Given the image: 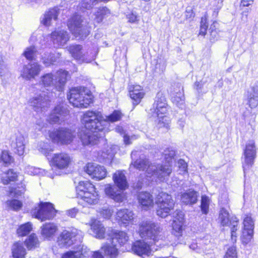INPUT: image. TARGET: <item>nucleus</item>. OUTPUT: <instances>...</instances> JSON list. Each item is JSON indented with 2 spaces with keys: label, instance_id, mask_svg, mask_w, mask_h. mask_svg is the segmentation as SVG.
Returning <instances> with one entry per match:
<instances>
[{
  "label": "nucleus",
  "instance_id": "2f4dec72",
  "mask_svg": "<svg viewBox=\"0 0 258 258\" xmlns=\"http://www.w3.org/2000/svg\"><path fill=\"white\" fill-rule=\"evenodd\" d=\"M26 171L28 173V174L32 175L44 173L45 175L51 178H53L54 176L59 174L58 173L54 172L52 169H51L49 171H47L44 169L38 168L30 166H28L26 167Z\"/></svg>",
  "mask_w": 258,
  "mask_h": 258
},
{
  "label": "nucleus",
  "instance_id": "6e6552de",
  "mask_svg": "<svg viewBox=\"0 0 258 258\" xmlns=\"http://www.w3.org/2000/svg\"><path fill=\"white\" fill-rule=\"evenodd\" d=\"M83 233L81 231L73 229L71 231L63 230L58 238V244L60 247H68L77 241L81 242L83 239Z\"/></svg>",
  "mask_w": 258,
  "mask_h": 258
},
{
  "label": "nucleus",
  "instance_id": "c85d7f7f",
  "mask_svg": "<svg viewBox=\"0 0 258 258\" xmlns=\"http://www.w3.org/2000/svg\"><path fill=\"white\" fill-rule=\"evenodd\" d=\"M94 189H95V186L89 181H80L76 187L77 198L82 197L86 193L94 191Z\"/></svg>",
  "mask_w": 258,
  "mask_h": 258
},
{
  "label": "nucleus",
  "instance_id": "4468645a",
  "mask_svg": "<svg viewBox=\"0 0 258 258\" xmlns=\"http://www.w3.org/2000/svg\"><path fill=\"white\" fill-rule=\"evenodd\" d=\"M38 94L31 98L29 103L31 106H33L36 111H39V109H42L47 106L49 103L48 93H45V90H40Z\"/></svg>",
  "mask_w": 258,
  "mask_h": 258
},
{
  "label": "nucleus",
  "instance_id": "58836bf2",
  "mask_svg": "<svg viewBox=\"0 0 258 258\" xmlns=\"http://www.w3.org/2000/svg\"><path fill=\"white\" fill-rule=\"evenodd\" d=\"M102 249L104 251L106 254L110 256L111 258H115L118 251L116 247L115 241H112L111 244H106L102 247Z\"/></svg>",
  "mask_w": 258,
  "mask_h": 258
},
{
  "label": "nucleus",
  "instance_id": "603ef678",
  "mask_svg": "<svg viewBox=\"0 0 258 258\" xmlns=\"http://www.w3.org/2000/svg\"><path fill=\"white\" fill-rule=\"evenodd\" d=\"M210 202V199L208 196H202L201 209L203 214L207 215L208 213Z\"/></svg>",
  "mask_w": 258,
  "mask_h": 258
},
{
  "label": "nucleus",
  "instance_id": "13d9d810",
  "mask_svg": "<svg viewBox=\"0 0 258 258\" xmlns=\"http://www.w3.org/2000/svg\"><path fill=\"white\" fill-rule=\"evenodd\" d=\"M172 101L177 106H180L184 103V97L182 93H177L172 97Z\"/></svg>",
  "mask_w": 258,
  "mask_h": 258
},
{
  "label": "nucleus",
  "instance_id": "f704fd0d",
  "mask_svg": "<svg viewBox=\"0 0 258 258\" xmlns=\"http://www.w3.org/2000/svg\"><path fill=\"white\" fill-rule=\"evenodd\" d=\"M112 241L118 242L120 245H124L128 240V236L123 231L111 230Z\"/></svg>",
  "mask_w": 258,
  "mask_h": 258
},
{
  "label": "nucleus",
  "instance_id": "69168bd1",
  "mask_svg": "<svg viewBox=\"0 0 258 258\" xmlns=\"http://www.w3.org/2000/svg\"><path fill=\"white\" fill-rule=\"evenodd\" d=\"M224 258H237L236 248L234 246L229 247L227 249Z\"/></svg>",
  "mask_w": 258,
  "mask_h": 258
},
{
  "label": "nucleus",
  "instance_id": "5701e85b",
  "mask_svg": "<svg viewBox=\"0 0 258 258\" xmlns=\"http://www.w3.org/2000/svg\"><path fill=\"white\" fill-rule=\"evenodd\" d=\"M112 179L115 184L120 190L126 189L128 183L124 171L117 170L113 175Z\"/></svg>",
  "mask_w": 258,
  "mask_h": 258
},
{
  "label": "nucleus",
  "instance_id": "473e14b6",
  "mask_svg": "<svg viewBox=\"0 0 258 258\" xmlns=\"http://www.w3.org/2000/svg\"><path fill=\"white\" fill-rule=\"evenodd\" d=\"M105 194L110 198L113 199L117 202H122L124 198V196L120 190H117L114 191V188L110 185H107L105 188Z\"/></svg>",
  "mask_w": 258,
  "mask_h": 258
},
{
  "label": "nucleus",
  "instance_id": "2eb2a0df",
  "mask_svg": "<svg viewBox=\"0 0 258 258\" xmlns=\"http://www.w3.org/2000/svg\"><path fill=\"white\" fill-rule=\"evenodd\" d=\"M85 172L93 178L101 180L106 175V170L103 166L93 163H88L85 167Z\"/></svg>",
  "mask_w": 258,
  "mask_h": 258
},
{
  "label": "nucleus",
  "instance_id": "bf43d9fd",
  "mask_svg": "<svg viewBox=\"0 0 258 258\" xmlns=\"http://www.w3.org/2000/svg\"><path fill=\"white\" fill-rule=\"evenodd\" d=\"M130 95L131 98L133 100V103L134 106H136L140 103L142 99L145 95V93H140L138 94L130 93Z\"/></svg>",
  "mask_w": 258,
  "mask_h": 258
},
{
  "label": "nucleus",
  "instance_id": "f3484780",
  "mask_svg": "<svg viewBox=\"0 0 258 258\" xmlns=\"http://www.w3.org/2000/svg\"><path fill=\"white\" fill-rule=\"evenodd\" d=\"M247 104L251 108L258 105V82L252 85L245 93Z\"/></svg>",
  "mask_w": 258,
  "mask_h": 258
},
{
  "label": "nucleus",
  "instance_id": "052dcab7",
  "mask_svg": "<svg viewBox=\"0 0 258 258\" xmlns=\"http://www.w3.org/2000/svg\"><path fill=\"white\" fill-rule=\"evenodd\" d=\"M0 76L1 77L9 76V71L7 65L4 63L2 56L0 55Z\"/></svg>",
  "mask_w": 258,
  "mask_h": 258
},
{
  "label": "nucleus",
  "instance_id": "c03bdc74",
  "mask_svg": "<svg viewBox=\"0 0 258 258\" xmlns=\"http://www.w3.org/2000/svg\"><path fill=\"white\" fill-rule=\"evenodd\" d=\"M17 178V174L13 169H10L5 173L2 177V181L4 184H8L11 181H14Z\"/></svg>",
  "mask_w": 258,
  "mask_h": 258
},
{
  "label": "nucleus",
  "instance_id": "6ab92c4d",
  "mask_svg": "<svg viewBox=\"0 0 258 258\" xmlns=\"http://www.w3.org/2000/svg\"><path fill=\"white\" fill-rule=\"evenodd\" d=\"M132 250L134 253L142 257L149 256L151 253L150 245L144 240H137L133 243Z\"/></svg>",
  "mask_w": 258,
  "mask_h": 258
},
{
  "label": "nucleus",
  "instance_id": "20e7f679",
  "mask_svg": "<svg viewBox=\"0 0 258 258\" xmlns=\"http://www.w3.org/2000/svg\"><path fill=\"white\" fill-rule=\"evenodd\" d=\"M67 75V72L60 70L56 73L54 79L51 73L46 74L41 77L40 84L44 88L54 86L56 90L61 91L66 83Z\"/></svg>",
  "mask_w": 258,
  "mask_h": 258
},
{
  "label": "nucleus",
  "instance_id": "423d86ee",
  "mask_svg": "<svg viewBox=\"0 0 258 258\" xmlns=\"http://www.w3.org/2000/svg\"><path fill=\"white\" fill-rule=\"evenodd\" d=\"M68 26L72 34L76 37H79L80 39H83L89 33V30L86 22L79 15L73 16L69 20Z\"/></svg>",
  "mask_w": 258,
  "mask_h": 258
},
{
  "label": "nucleus",
  "instance_id": "a211bd4d",
  "mask_svg": "<svg viewBox=\"0 0 258 258\" xmlns=\"http://www.w3.org/2000/svg\"><path fill=\"white\" fill-rule=\"evenodd\" d=\"M51 41L54 47L63 46L70 39L69 34L64 30H56L51 34Z\"/></svg>",
  "mask_w": 258,
  "mask_h": 258
},
{
  "label": "nucleus",
  "instance_id": "a878e982",
  "mask_svg": "<svg viewBox=\"0 0 258 258\" xmlns=\"http://www.w3.org/2000/svg\"><path fill=\"white\" fill-rule=\"evenodd\" d=\"M92 234L97 238H105L106 229L104 225L98 220H94L90 224Z\"/></svg>",
  "mask_w": 258,
  "mask_h": 258
},
{
  "label": "nucleus",
  "instance_id": "864d4df0",
  "mask_svg": "<svg viewBox=\"0 0 258 258\" xmlns=\"http://www.w3.org/2000/svg\"><path fill=\"white\" fill-rule=\"evenodd\" d=\"M164 158L167 162V163L165 164H160V165H169L171 168V165L170 164V162L171 161L172 159L174 158V157L175 155V151L170 148L167 149L164 151Z\"/></svg>",
  "mask_w": 258,
  "mask_h": 258
},
{
  "label": "nucleus",
  "instance_id": "0e129e2a",
  "mask_svg": "<svg viewBox=\"0 0 258 258\" xmlns=\"http://www.w3.org/2000/svg\"><path fill=\"white\" fill-rule=\"evenodd\" d=\"M207 19L206 17H202L201 21L199 35L204 36L207 33Z\"/></svg>",
  "mask_w": 258,
  "mask_h": 258
},
{
  "label": "nucleus",
  "instance_id": "dca6fc26",
  "mask_svg": "<svg viewBox=\"0 0 258 258\" xmlns=\"http://www.w3.org/2000/svg\"><path fill=\"white\" fill-rule=\"evenodd\" d=\"M41 70V66L37 62H30L23 67L21 75L23 78L30 80L38 76Z\"/></svg>",
  "mask_w": 258,
  "mask_h": 258
},
{
  "label": "nucleus",
  "instance_id": "79ce46f5",
  "mask_svg": "<svg viewBox=\"0 0 258 258\" xmlns=\"http://www.w3.org/2000/svg\"><path fill=\"white\" fill-rule=\"evenodd\" d=\"M25 244L29 250L34 249L39 245V241L35 234H31L25 241Z\"/></svg>",
  "mask_w": 258,
  "mask_h": 258
},
{
  "label": "nucleus",
  "instance_id": "3c124183",
  "mask_svg": "<svg viewBox=\"0 0 258 258\" xmlns=\"http://www.w3.org/2000/svg\"><path fill=\"white\" fill-rule=\"evenodd\" d=\"M6 205L9 209L18 211L22 207V203L17 200H8L6 202Z\"/></svg>",
  "mask_w": 258,
  "mask_h": 258
},
{
  "label": "nucleus",
  "instance_id": "7c9ffc66",
  "mask_svg": "<svg viewBox=\"0 0 258 258\" xmlns=\"http://www.w3.org/2000/svg\"><path fill=\"white\" fill-rule=\"evenodd\" d=\"M58 230L57 226L53 223H46L41 227V235L44 238L53 237Z\"/></svg>",
  "mask_w": 258,
  "mask_h": 258
},
{
  "label": "nucleus",
  "instance_id": "338daca9",
  "mask_svg": "<svg viewBox=\"0 0 258 258\" xmlns=\"http://www.w3.org/2000/svg\"><path fill=\"white\" fill-rule=\"evenodd\" d=\"M113 211L109 207H104L100 211V214L102 217L105 219H109L112 216Z\"/></svg>",
  "mask_w": 258,
  "mask_h": 258
},
{
  "label": "nucleus",
  "instance_id": "1a4fd4ad",
  "mask_svg": "<svg viewBox=\"0 0 258 258\" xmlns=\"http://www.w3.org/2000/svg\"><path fill=\"white\" fill-rule=\"evenodd\" d=\"M76 137L75 132L71 129L60 127L49 133L52 142L61 145L70 144Z\"/></svg>",
  "mask_w": 258,
  "mask_h": 258
},
{
  "label": "nucleus",
  "instance_id": "774afa93",
  "mask_svg": "<svg viewBox=\"0 0 258 258\" xmlns=\"http://www.w3.org/2000/svg\"><path fill=\"white\" fill-rule=\"evenodd\" d=\"M179 174H184L187 172V165L183 159H179L178 161Z\"/></svg>",
  "mask_w": 258,
  "mask_h": 258
},
{
  "label": "nucleus",
  "instance_id": "aec40b11",
  "mask_svg": "<svg viewBox=\"0 0 258 258\" xmlns=\"http://www.w3.org/2000/svg\"><path fill=\"white\" fill-rule=\"evenodd\" d=\"M68 50L72 56L79 63H89L91 61L90 58H88L82 49V47L80 45H72L69 47Z\"/></svg>",
  "mask_w": 258,
  "mask_h": 258
},
{
  "label": "nucleus",
  "instance_id": "39448f33",
  "mask_svg": "<svg viewBox=\"0 0 258 258\" xmlns=\"http://www.w3.org/2000/svg\"><path fill=\"white\" fill-rule=\"evenodd\" d=\"M162 229L158 224L151 221H143L140 224V232L142 237L152 240L155 243L161 239Z\"/></svg>",
  "mask_w": 258,
  "mask_h": 258
},
{
  "label": "nucleus",
  "instance_id": "a19ab883",
  "mask_svg": "<svg viewBox=\"0 0 258 258\" xmlns=\"http://www.w3.org/2000/svg\"><path fill=\"white\" fill-rule=\"evenodd\" d=\"M238 220L235 216H232L230 218L229 226L231 227V239L233 242L236 241L237 234L236 231L238 230Z\"/></svg>",
  "mask_w": 258,
  "mask_h": 258
},
{
  "label": "nucleus",
  "instance_id": "4be33fe9",
  "mask_svg": "<svg viewBox=\"0 0 258 258\" xmlns=\"http://www.w3.org/2000/svg\"><path fill=\"white\" fill-rule=\"evenodd\" d=\"M12 148L15 153L19 156L23 155L25 152V143L23 136L20 134L16 135L11 143Z\"/></svg>",
  "mask_w": 258,
  "mask_h": 258
},
{
  "label": "nucleus",
  "instance_id": "ddd939ff",
  "mask_svg": "<svg viewBox=\"0 0 258 258\" xmlns=\"http://www.w3.org/2000/svg\"><path fill=\"white\" fill-rule=\"evenodd\" d=\"M72 159L70 156L65 153L54 154L50 161V165L58 169L67 168L71 164Z\"/></svg>",
  "mask_w": 258,
  "mask_h": 258
},
{
  "label": "nucleus",
  "instance_id": "9b49d317",
  "mask_svg": "<svg viewBox=\"0 0 258 258\" xmlns=\"http://www.w3.org/2000/svg\"><path fill=\"white\" fill-rule=\"evenodd\" d=\"M256 148L253 141H249L246 145L243 153L242 167L244 173L252 166L256 157Z\"/></svg>",
  "mask_w": 258,
  "mask_h": 258
},
{
  "label": "nucleus",
  "instance_id": "5fc2aeb1",
  "mask_svg": "<svg viewBox=\"0 0 258 258\" xmlns=\"http://www.w3.org/2000/svg\"><path fill=\"white\" fill-rule=\"evenodd\" d=\"M25 191V185L21 182L20 186H18L15 188H12L10 191L11 196L14 197H18L21 196Z\"/></svg>",
  "mask_w": 258,
  "mask_h": 258
},
{
  "label": "nucleus",
  "instance_id": "72a5a7b5",
  "mask_svg": "<svg viewBox=\"0 0 258 258\" xmlns=\"http://www.w3.org/2000/svg\"><path fill=\"white\" fill-rule=\"evenodd\" d=\"M110 14V10L106 7H100L94 13L93 19L95 23H100Z\"/></svg>",
  "mask_w": 258,
  "mask_h": 258
},
{
  "label": "nucleus",
  "instance_id": "ea45409f",
  "mask_svg": "<svg viewBox=\"0 0 258 258\" xmlns=\"http://www.w3.org/2000/svg\"><path fill=\"white\" fill-rule=\"evenodd\" d=\"M154 117H157L156 123L159 128H165L168 130L170 127V119L169 117L165 114L154 115Z\"/></svg>",
  "mask_w": 258,
  "mask_h": 258
},
{
  "label": "nucleus",
  "instance_id": "0eeeda50",
  "mask_svg": "<svg viewBox=\"0 0 258 258\" xmlns=\"http://www.w3.org/2000/svg\"><path fill=\"white\" fill-rule=\"evenodd\" d=\"M156 203L157 205V214L162 218H165L169 214L175 204L171 196L164 192L157 196Z\"/></svg>",
  "mask_w": 258,
  "mask_h": 258
},
{
  "label": "nucleus",
  "instance_id": "680f3d73",
  "mask_svg": "<svg viewBox=\"0 0 258 258\" xmlns=\"http://www.w3.org/2000/svg\"><path fill=\"white\" fill-rule=\"evenodd\" d=\"M60 57L59 53L56 54H51L50 55V60H46L45 56H42V61L46 66H48L51 64H52L54 62L56 61V59Z\"/></svg>",
  "mask_w": 258,
  "mask_h": 258
},
{
  "label": "nucleus",
  "instance_id": "c756f323",
  "mask_svg": "<svg viewBox=\"0 0 258 258\" xmlns=\"http://www.w3.org/2000/svg\"><path fill=\"white\" fill-rule=\"evenodd\" d=\"M116 219L123 224L130 223L134 219V214L128 209H121L116 213Z\"/></svg>",
  "mask_w": 258,
  "mask_h": 258
},
{
  "label": "nucleus",
  "instance_id": "bb28decb",
  "mask_svg": "<svg viewBox=\"0 0 258 258\" xmlns=\"http://www.w3.org/2000/svg\"><path fill=\"white\" fill-rule=\"evenodd\" d=\"M176 216L174 217L172 223V227L174 234L176 236L181 235L182 232V226L184 223V216L182 212H178L176 213Z\"/></svg>",
  "mask_w": 258,
  "mask_h": 258
},
{
  "label": "nucleus",
  "instance_id": "09e8293b",
  "mask_svg": "<svg viewBox=\"0 0 258 258\" xmlns=\"http://www.w3.org/2000/svg\"><path fill=\"white\" fill-rule=\"evenodd\" d=\"M119 148L117 145H112L106 151L102 152V156L109 160L112 159Z\"/></svg>",
  "mask_w": 258,
  "mask_h": 258
},
{
  "label": "nucleus",
  "instance_id": "393cba45",
  "mask_svg": "<svg viewBox=\"0 0 258 258\" xmlns=\"http://www.w3.org/2000/svg\"><path fill=\"white\" fill-rule=\"evenodd\" d=\"M79 203L84 206H89L96 204L99 200L98 195L94 189V191L86 193V195L79 197Z\"/></svg>",
  "mask_w": 258,
  "mask_h": 258
},
{
  "label": "nucleus",
  "instance_id": "412c9836",
  "mask_svg": "<svg viewBox=\"0 0 258 258\" xmlns=\"http://www.w3.org/2000/svg\"><path fill=\"white\" fill-rule=\"evenodd\" d=\"M68 114V111L60 106H56L48 117L47 120L50 123H60L64 121V116Z\"/></svg>",
  "mask_w": 258,
  "mask_h": 258
},
{
  "label": "nucleus",
  "instance_id": "c9c22d12",
  "mask_svg": "<svg viewBox=\"0 0 258 258\" xmlns=\"http://www.w3.org/2000/svg\"><path fill=\"white\" fill-rule=\"evenodd\" d=\"M14 258H24L26 254V251L21 242L15 243L12 248Z\"/></svg>",
  "mask_w": 258,
  "mask_h": 258
},
{
  "label": "nucleus",
  "instance_id": "a18cd8bd",
  "mask_svg": "<svg viewBox=\"0 0 258 258\" xmlns=\"http://www.w3.org/2000/svg\"><path fill=\"white\" fill-rule=\"evenodd\" d=\"M253 236V231L251 230H242L240 236V240L243 245H247L252 240Z\"/></svg>",
  "mask_w": 258,
  "mask_h": 258
},
{
  "label": "nucleus",
  "instance_id": "f03ea898",
  "mask_svg": "<svg viewBox=\"0 0 258 258\" xmlns=\"http://www.w3.org/2000/svg\"><path fill=\"white\" fill-rule=\"evenodd\" d=\"M133 165L140 170L146 169V174L148 177H153L160 181L167 179L172 171V169L169 165H160L156 163H150L148 159L141 157L135 161Z\"/></svg>",
  "mask_w": 258,
  "mask_h": 258
},
{
  "label": "nucleus",
  "instance_id": "4d7b16f0",
  "mask_svg": "<svg viewBox=\"0 0 258 258\" xmlns=\"http://www.w3.org/2000/svg\"><path fill=\"white\" fill-rule=\"evenodd\" d=\"M1 162H3L5 166H8L12 161V157L7 151H3L0 158Z\"/></svg>",
  "mask_w": 258,
  "mask_h": 258
},
{
  "label": "nucleus",
  "instance_id": "f257e3e1",
  "mask_svg": "<svg viewBox=\"0 0 258 258\" xmlns=\"http://www.w3.org/2000/svg\"><path fill=\"white\" fill-rule=\"evenodd\" d=\"M82 123L88 131L81 132L79 136L84 145H95L104 135L103 117L98 111H87L83 115Z\"/></svg>",
  "mask_w": 258,
  "mask_h": 258
},
{
  "label": "nucleus",
  "instance_id": "cd10ccee",
  "mask_svg": "<svg viewBox=\"0 0 258 258\" xmlns=\"http://www.w3.org/2000/svg\"><path fill=\"white\" fill-rule=\"evenodd\" d=\"M138 200L139 203L145 209L152 207L153 206V198L149 192L143 191L140 192L138 196Z\"/></svg>",
  "mask_w": 258,
  "mask_h": 258
},
{
  "label": "nucleus",
  "instance_id": "e2e57ef3",
  "mask_svg": "<svg viewBox=\"0 0 258 258\" xmlns=\"http://www.w3.org/2000/svg\"><path fill=\"white\" fill-rule=\"evenodd\" d=\"M74 251L76 254L77 253V254H79V256H77V258H83L87 254L89 249L86 246L80 245L78 247L77 250Z\"/></svg>",
  "mask_w": 258,
  "mask_h": 258
},
{
  "label": "nucleus",
  "instance_id": "b1692460",
  "mask_svg": "<svg viewBox=\"0 0 258 258\" xmlns=\"http://www.w3.org/2000/svg\"><path fill=\"white\" fill-rule=\"evenodd\" d=\"M198 197V192L189 189L186 192L181 193L180 200L185 205H192L197 202Z\"/></svg>",
  "mask_w": 258,
  "mask_h": 258
},
{
  "label": "nucleus",
  "instance_id": "7ed1b4c3",
  "mask_svg": "<svg viewBox=\"0 0 258 258\" xmlns=\"http://www.w3.org/2000/svg\"><path fill=\"white\" fill-rule=\"evenodd\" d=\"M68 98L71 104L79 108H87L93 102V95L91 91L84 87L70 89Z\"/></svg>",
  "mask_w": 258,
  "mask_h": 258
},
{
  "label": "nucleus",
  "instance_id": "de8ad7c7",
  "mask_svg": "<svg viewBox=\"0 0 258 258\" xmlns=\"http://www.w3.org/2000/svg\"><path fill=\"white\" fill-rule=\"evenodd\" d=\"M254 227V221L251 218V216L246 215L244 218L243 221V228L242 230H251L253 231Z\"/></svg>",
  "mask_w": 258,
  "mask_h": 258
},
{
  "label": "nucleus",
  "instance_id": "4c0bfd02",
  "mask_svg": "<svg viewBox=\"0 0 258 258\" xmlns=\"http://www.w3.org/2000/svg\"><path fill=\"white\" fill-rule=\"evenodd\" d=\"M102 249L104 251L106 254L110 256L111 258H115L118 251L116 247L115 241H112L111 244H106L102 247Z\"/></svg>",
  "mask_w": 258,
  "mask_h": 258
},
{
  "label": "nucleus",
  "instance_id": "e433bc0d",
  "mask_svg": "<svg viewBox=\"0 0 258 258\" xmlns=\"http://www.w3.org/2000/svg\"><path fill=\"white\" fill-rule=\"evenodd\" d=\"M58 15V12L56 8L50 10L48 12L46 13L42 20L41 23L46 26H48L51 24V21L53 20H56Z\"/></svg>",
  "mask_w": 258,
  "mask_h": 258
},
{
  "label": "nucleus",
  "instance_id": "49530a36",
  "mask_svg": "<svg viewBox=\"0 0 258 258\" xmlns=\"http://www.w3.org/2000/svg\"><path fill=\"white\" fill-rule=\"evenodd\" d=\"M32 229V224L30 222H27L22 224L17 229V234L19 236H24L28 234Z\"/></svg>",
  "mask_w": 258,
  "mask_h": 258
},
{
  "label": "nucleus",
  "instance_id": "37998d69",
  "mask_svg": "<svg viewBox=\"0 0 258 258\" xmlns=\"http://www.w3.org/2000/svg\"><path fill=\"white\" fill-rule=\"evenodd\" d=\"M218 220L223 226L229 225L230 219L229 218V213L225 209H221L219 212Z\"/></svg>",
  "mask_w": 258,
  "mask_h": 258
},
{
  "label": "nucleus",
  "instance_id": "9d476101",
  "mask_svg": "<svg viewBox=\"0 0 258 258\" xmlns=\"http://www.w3.org/2000/svg\"><path fill=\"white\" fill-rule=\"evenodd\" d=\"M56 210L50 203H41L39 205L32 210V215L41 221L53 219L55 216Z\"/></svg>",
  "mask_w": 258,
  "mask_h": 258
},
{
  "label": "nucleus",
  "instance_id": "6e6d98bb",
  "mask_svg": "<svg viewBox=\"0 0 258 258\" xmlns=\"http://www.w3.org/2000/svg\"><path fill=\"white\" fill-rule=\"evenodd\" d=\"M37 50L35 46H31L26 48L23 55L27 59H32L36 56Z\"/></svg>",
  "mask_w": 258,
  "mask_h": 258
},
{
  "label": "nucleus",
  "instance_id": "f8f14e48",
  "mask_svg": "<svg viewBox=\"0 0 258 258\" xmlns=\"http://www.w3.org/2000/svg\"><path fill=\"white\" fill-rule=\"evenodd\" d=\"M167 106L164 95L162 92H158L155 97L153 108L151 109L152 115L166 114L167 111Z\"/></svg>",
  "mask_w": 258,
  "mask_h": 258
},
{
  "label": "nucleus",
  "instance_id": "8fccbe9b",
  "mask_svg": "<svg viewBox=\"0 0 258 258\" xmlns=\"http://www.w3.org/2000/svg\"><path fill=\"white\" fill-rule=\"evenodd\" d=\"M123 116L122 113L119 110H114L111 114L106 116L104 120L105 122H114L121 119Z\"/></svg>",
  "mask_w": 258,
  "mask_h": 258
}]
</instances>
